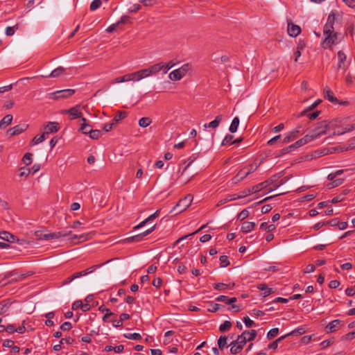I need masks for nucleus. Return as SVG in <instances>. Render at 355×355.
<instances>
[{
    "label": "nucleus",
    "instance_id": "69168bd1",
    "mask_svg": "<svg viewBox=\"0 0 355 355\" xmlns=\"http://www.w3.org/2000/svg\"><path fill=\"white\" fill-rule=\"evenodd\" d=\"M8 308V303L3 300L0 302V314L5 313Z\"/></svg>",
    "mask_w": 355,
    "mask_h": 355
},
{
    "label": "nucleus",
    "instance_id": "c85d7f7f",
    "mask_svg": "<svg viewBox=\"0 0 355 355\" xmlns=\"http://www.w3.org/2000/svg\"><path fill=\"white\" fill-rule=\"evenodd\" d=\"M309 110H304L303 112H300L299 114H298V117H300V116H307L309 117V119L311 120H313V119H316L319 114H320V112L319 111H315L313 113H308Z\"/></svg>",
    "mask_w": 355,
    "mask_h": 355
},
{
    "label": "nucleus",
    "instance_id": "cd10ccee",
    "mask_svg": "<svg viewBox=\"0 0 355 355\" xmlns=\"http://www.w3.org/2000/svg\"><path fill=\"white\" fill-rule=\"evenodd\" d=\"M83 123L80 126V131L83 134H89L90 135L92 129L90 128V125L87 123V119L85 118H82Z\"/></svg>",
    "mask_w": 355,
    "mask_h": 355
},
{
    "label": "nucleus",
    "instance_id": "bb28decb",
    "mask_svg": "<svg viewBox=\"0 0 355 355\" xmlns=\"http://www.w3.org/2000/svg\"><path fill=\"white\" fill-rule=\"evenodd\" d=\"M355 129V124L354 125H347V126L343 128L341 130H340L339 128H338L337 130H336L334 128V135H340L346 132H349V131H352L353 130Z\"/></svg>",
    "mask_w": 355,
    "mask_h": 355
},
{
    "label": "nucleus",
    "instance_id": "4be33fe9",
    "mask_svg": "<svg viewBox=\"0 0 355 355\" xmlns=\"http://www.w3.org/2000/svg\"><path fill=\"white\" fill-rule=\"evenodd\" d=\"M148 69L150 76L155 75L161 71H163L162 62H159V63L153 64V65L149 67Z\"/></svg>",
    "mask_w": 355,
    "mask_h": 355
},
{
    "label": "nucleus",
    "instance_id": "6ab92c4d",
    "mask_svg": "<svg viewBox=\"0 0 355 355\" xmlns=\"http://www.w3.org/2000/svg\"><path fill=\"white\" fill-rule=\"evenodd\" d=\"M78 309H81L83 311L86 312L90 310L91 306L87 303L83 304L81 300H76L72 304V309L77 310Z\"/></svg>",
    "mask_w": 355,
    "mask_h": 355
},
{
    "label": "nucleus",
    "instance_id": "9b49d317",
    "mask_svg": "<svg viewBox=\"0 0 355 355\" xmlns=\"http://www.w3.org/2000/svg\"><path fill=\"white\" fill-rule=\"evenodd\" d=\"M155 225H153L150 229L147 230L146 231H145L141 234L127 238L125 239V241L128 242H139L143 239V238L144 236L150 234L155 230Z\"/></svg>",
    "mask_w": 355,
    "mask_h": 355
},
{
    "label": "nucleus",
    "instance_id": "3c124183",
    "mask_svg": "<svg viewBox=\"0 0 355 355\" xmlns=\"http://www.w3.org/2000/svg\"><path fill=\"white\" fill-rule=\"evenodd\" d=\"M256 191L252 190V187L251 188H249V189H244L243 191H241L239 193V196L241 198H244V197H246L249 195H250L251 193H255Z\"/></svg>",
    "mask_w": 355,
    "mask_h": 355
},
{
    "label": "nucleus",
    "instance_id": "2eb2a0df",
    "mask_svg": "<svg viewBox=\"0 0 355 355\" xmlns=\"http://www.w3.org/2000/svg\"><path fill=\"white\" fill-rule=\"evenodd\" d=\"M63 112L69 114L71 116V119L80 118L83 116V114L80 110L79 105H76L75 107H71V109L64 110Z\"/></svg>",
    "mask_w": 355,
    "mask_h": 355
},
{
    "label": "nucleus",
    "instance_id": "680f3d73",
    "mask_svg": "<svg viewBox=\"0 0 355 355\" xmlns=\"http://www.w3.org/2000/svg\"><path fill=\"white\" fill-rule=\"evenodd\" d=\"M249 216V211L248 209H245L242 210L239 214H238V219L240 220H243Z\"/></svg>",
    "mask_w": 355,
    "mask_h": 355
},
{
    "label": "nucleus",
    "instance_id": "4468645a",
    "mask_svg": "<svg viewBox=\"0 0 355 355\" xmlns=\"http://www.w3.org/2000/svg\"><path fill=\"white\" fill-rule=\"evenodd\" d=\"M351 169L347 168L345 170L340 169L334 171V187H338L343 184L345 181V178H338L339 175H342L344 172H349Z\"/></svg>",
    "mask_w": 355,
    "mask_h": 355
},
{
    "label": "nucleus",
    "instance_id": "13d9d810",
    "mask_svg": "<svg viewBox=\"0 0 355 355\" xmlns=\"http://www.w3.org/2000/svg\"><path fill=\"white\" fill-rule=\"evenodd\" d=\"M101 136V132L98 130H92L89 135V137L93 139H98Z\"/></svg>",
    "mask_w": 355,
    "mask_h": 355
},
{
    "label": "nucleus",
    "instance_id": "c9c22d12",
    "mask_svg": "<svg viewBox=\"0 0 355 355\" xmlns=\"http://www.w3.org/2000/svg\"><path fill=\"white\" fill-rule=\"evenodd\" d=\"M152 123V120L148 117H142L139 120V125L142 128L148 127Z\"/></svg>",
    "mask_w": 355,
    "mask_h": 355
},
{
    "label": "nucleus",
    "instance_id": "052dcab7",
    "mask_svg": "<svg viewBox=\"0 0 355 355\" xmlns=\"http://www.w3.org/2000/svg\"><path fill=\"white\" fill-rule=\"evenodd\" d=\"M234 138V136L232 135H227L225 136L224 139L223 140L222 145L225 146L227 144H232V139Z\"/></svg>",
    "mask_w": 355,
    "mask_h": 355
},
{
    "label": "nucleus",
    "instance_id": "aec40b11",
    "mask_svg": "<svg viewBox=\"0 0 355 355\" xmlns=\"http://www.w3.org/2000/svg\"><path fill=\"white\" fill-rule=\"evenodd\" d=\"M222 120H223V115L219 114L215 118V119L214 121H211L209 123L204 124V128L215 129L217 127H218V125L220 123V122L222 121Z\"/></svg>",
    "mask_w": 355,
    "mask_h": 355
},
{
    "label": "nucleus",
    "instance_id": "37998d69",
    "mask_svg": "<svg viewBox=\"0 0 355 355\" xmlns=\"http://www.w3.org/2000/svg\"><path fill=\"white\" fill-rule=\"evenodd\" d=\"M304 332H305L304 329L303 327H300V328H297V329H296L284 336H286V338H287V337H288L290 336H293V335H302Z\"/></svg>",
    "mask_w": 355,
    "mask_h": 355
},
{
    "label": "nucleus",
    "instance_id": "f704fd0d",
    "mask_svg": "<svg viewBox=\"0 0 355 355\" xmlns=\"http://www.w3.org/2000/svg\"><path fill=\"white\" fill-rule=\"evenodd\" d=\"M89 239H90L89 234H80L79 236H78L76 234H73V235H71V237L70 238L71 241H73L75 239H80V240H81V241H85L87 240H89Z\"/></svg>",
    "mask_w": 355,
    "mask_h": 355
},
{
    "label": "nucleus",
    "instance_id": "473e14b6",
    "mask_svg": "<svg viewBox=\"0 0 355 355\" xmlns=\"http://www.w3.org/2000/svg\"><path fill=\"white\" fill-rule=\"evenodd\" d=\"M230 346H231L230 352L232 354H237L240 353L243 349L241 346L236 345V343H235L234 341L230 343Z\"/></svg>",
    "mask_w": 355,
    "mask_h": 355
},
{
    "label": "nucleus",
    "instance_id": "e433bc0d",
    "mask_svg": "<svg viewBox=\"0 0 355 355\" xmlns=\"http://www.w3.org/2000/svg\"><path fill=\"white\" fill-rule=\"evenodd\" d=\"M127 116V112L124 111H118L116 115L114 116L113 121L115 123L119 122V121L125 119Z\"/></svg>",
    "mask_w": 355,
    "mask_h": 355
},
{
    "label": "nucleus",
    "instance_id": "338daca9",
    "mask_svg": "<svg viewBox=\"0 0 355 355\" xmlns=\"http://www.w3.org/2000/svg\"><path fill=\"white\" fill-rule=\"evenodd\" d=\"M210 304V307L208 309V311L210 312H216L219 310L220 307L221 306L220 304L217 303L211 302Z\"/></svg>",
    "mask_w": 355,
    "mask_h": 355
},
{
    "label": "nucleus",
    "instance_id": "f257e3e1",
    "mask_svg": "<svg viewBox=\"0 0 355 355\" xmlns=\"http://www.w3.org/2000/svg\"><path fill=\"white\" fill-rule=\"evenodd\" d=\"M287 180L288 178L286 177L283 179H280V176L276 174L267 180L253 186L252 190L257 193L263 189H268V192H270L284 184Z\"/></svg>",
    "mask_w": 355,
    "mask_h": 355
},
{
    "label": "nucleus",
    "instance_id": "20e7f679",
    "mask_svg": "<svg viewBox=\"0 0 355 355\" xmlns=\"http://www.w3.org/2000/svg\"><path fill=\"white\" fill-rule=\"evenodd\" d=\"M257 334V331L254 329L244 331L241 335L238 336L237 339L234 342L243 349L247 341L253 340L256 338Z\"/></svg>",
    "mask_w": 355,
    "mask_h": 355
},
{
    "label": "nucleus",
    "instance_id": "1a4fd4ad",
    "mask_svg": "<svg viewBox=\"0 0 355 355\" xmlns=\"http://www.w3.org/2000/svg\"><path fill=\"white\" fill-rule=\"evenodd\" d=\"M196 159V157L194 155H192L189 157L188 159V164L186 165V166L182 169V171L179 170L178 172V178L180 179L181 182L185 184L188 183L194 176V175H191L189 178L182 180V177L184 175V173L187 171L191 164Z\"/></svg>",
    "mask_w": 355,
    "mask_h": 355
},
{
    "label": "nucleus",
    "instance_id": "7ed1b4c3",
    "mask_svg": "<svg viewBox=\"0 0 355 355\" xmlns=\"http://www.w3.org/2000/svg\"><path fill=\"white\" fill-rule=\"evenodd\" d=\"M71 235V232L63 231L58 232H44L42 230H37L35 232V236L37 240H51L58 239L61 237H64Z\"/></svg>",
    "mask_w": 355,
    "mask_h": 355
},
{
    "label": "nucleus",
    "instance_id": "7c9ffc66",
    "mask_svg": "<svg viewBox=\"0 0 355 355\" xmlns=\"http://www.w3.org/2000/svg\"><path fill=\"white\" fill-rule=\"evenodd\" d=\"M355 148V144H349L347 146L342 147L340 146H335L334 147V153H341L345 150H352Z\"/></svg>",
    "mask_w": 355,
    "mask_h": 355
},
{
    "label": "nucleus",
    "instance_id": "ea45409f",
    "mask_svg": "<svg viewBox=\"0 0 355 355\" xmlns=\"http://www.w3.org/2000/svg\"><path fill=\"white\" fill-rule=\"evenodd\" d=\"M231 327H232V322L229 320H226L222 324L220 325L219 331L221 332L227 331L230 330Z\"/></svg>",
    "mask_w": 355,
    "mask_h": 355
},
{
    "label": "nucleus",
    "instance_id": "774afa93",
    "mask_svg": "<svg viewBox=\"0 0 355 355\" xmlns=\"http://www.w3.org/2000/svg\"><path fill=\"white\" fill-rule=\"evenodd\" d=\"M139 76H140L141 80L144 78H147V77L150 76L148 68L139 70Z\"/></svg>",
    "mask_w": 355,
    "mask_h": 355
},
{
    "label": "nucleus",
    "instance_id": "f8f14e48",
    "mask_svg": "<svg viewBox=\"0 0 355 355\" xmlns=\"http://www.w3.org/2000/svg\"><path fill=\"white\" fill-rule=\"evenodd\" d=\"M329 128V124L326 121H323L318 123L313 130L314 131L317 137L326 134L327 129Z\"/></svg>",
    "mask_w": 355,
    "mask_h": 355
},
{
    "label": "nucleus",
    "instance_id": "58836bf2",
    "mask_svg": "<svg viewBox=\"0 0 355 355\" xmlns=\"http://www.w3.org/2000/svg\"><path fill=\"white\" fill-rule=\"evenodd\" d=\"M236 301H237L236 297L229 298V300L227 301V304L231 305V307L229 308L228 310L235 309L236 312H237L240 310L239 307L237 305L234 304Z\"/></svg>",
    "mask_w": 355,
    "mask_h": 355
},
{
    "label": "nucleus",
    "instance_id": "412c9836",
    "mask_svg": "<svg viewBox=\"0 0 355 355\" xmlns=\"http://www.w3.org/2000/svg\"><path fill=\"white\" fill-rule=\"evenodd\" d=\"M159 213V210H157L154 214H151L148 218H146L144 220L141 221L139 225L135 226L134 227V229H139V228L144 227L147 223L155 219L158 216Z\"/></svg>",
    "mask_w": 355,
    "mask_h": 355
},
{
    "label": "nucleus",
    "instance_id": "a211bd4d",
    "mask_svg": "<svg viewBox=\"0 0 355 355\" xmlns=\"http://www.w3.org/2000/svg\"><path fill=\"white\" fill-rule=\"evenodd\" d=\"M0 239L9 243H15L19 241L15 235L6 231L0 232Z\"/></svg>",
    "mask_w": 355,
    "mask_h": 355
},
{
    "label": "nucleus",
    "instance_id": "5fc2aeb1",
    "mask_svg": "<svg viewBox=\"0 0 355 355\" xmlns=\"http://www.w3.org/2000/svg\"><path fill=\"white\" fill-rule=\"evenodd\" d=\"M102 2L101 0H94L90 4V10H95L101 7Z\"/></svg>",
    "mask_w": 355,
    "mask_h": 355
},
{
    "label": "nucleus",
    "instance_id": "603ef678",
    "mask_svg": "<svg viewBox=\"0 0 355 355\" xmlns=\"http://www.w3.org/2000/svg\"><path fill=\"white\" fill-rule=\"evenodd\" d=\"M174 65L175 63L172 60L167 63L162 62L163 73H166Z\"/></svg>",
    "mask_w": 355,
    "mask_h": 355
},
{
    "label": "nucleus",
    "instance_id": "423d86ee",
    "mask_svg": "<svg viewBox=\"0 0 355 355\" xmlns=\"http://www.w3.org/2000/svg\"><path fill=\"white\" fill-rule=\"evenodd\" d=\"M193 199V196L191 194H188L184 198L179 200L177 205L173 207V210H177L176 214L182 213L191 205Z\"/></svg>",
    "mask_w": 355,
    "mask_h": 355
},
{
    "label": "nucleus",
    "instance_id": "f03ea898",
    "mask_svg": "<svg viewBox=\"0 0 355 355\" xmlns=\"http://www.w3.org/2000/svg\"><path fill=\"white\" fill-rule=\"evenodd\" d=\"M323 40L321 46L324 49H331L333 45V13L328 16L327 21L323 28Z\"/></svg>",
    "mask_w": 355,
    "mask_h": 355
},
{
    "label": "nucleus",
    "instance_id": "864d4df0",
    "mask_svg": "<svg viewBox=\"0 0 355 355\" xmlns=\"http://www.w3.org/2000/svg\"><path fill=\"white\" fill-rule=\"evenodd\" d=\"M31 173V169L26 167H21L19 169V177H25L26 178Z\"/></svg>",
    "mask_w": 355,
    "mask_h": 355
},
{
    "label": "nucleus",
    "instance_id": "0eeeda50",
    "mask_svg": "<svg viewBox=\"0 0 355 355\" xmlns=\"http://www.w3.org/2000/svg\"><path fill=\"white\" fill-rule=\"evenodd\" d=\"M75 93V90L72 89H67L58 90L49 94V99L58 100L62 98H67L72 96Z\"/></svg>",
    "mask_w": 355,
    "mask_h": 355
},
{
    "label": "nucleus",
    "instance_id": "c03bdc74",
    "mask_svg": "<svg viewBox=\"0 0 355 355\" xmlns=\"http://www.w3.org/2000/svg\"><path fill=\"white\" fill-rule=\"evenodd\" d=\"M315 138H318L314 132L313 130H312L311 133V134H308L306 135H305L302 139V140L304 141V143L306 144L310 141H311L312 140H313Z\"/></svg>",
    "mask_w": 355,
    "mask_h": 355
},
{
    "label": "nucleus",
    "instance_id": "0e129e2a",
    "mask_svg": "<svg viewBox=\"0 0 355 355\" xmlns=\"http://www.w3.org/2000/svg\"><path fill=\"white\" fill-rule=\"evenodd\" d=\"M324 93H325V97L327 98V99L333 103V93L329 87H326L324 89Z\"/></svg>",
    "mask_w": 355,
    "mask_h": 355
},
{
    "label": "nucleus",
    "instance_id": "b1692460",
    "mask_svg": "<svg viewBox=\"0 0 355 355\" xmlns=\"http://www.w3.org/2000/svg\"><path fill=\"white\" fill-rule=\"evenodd\" d=\"M12 121V116L11 114L6 115L1 121H0V129L6 128L8 125L11 123Z\"/></svg>",
    "mask_w": 355,
    "mask_h": 355
},
{
    "label": "nucleus",
    "instance_id": "09e8293b",
    "mask_svg": "<svg viewBox=\"0 0 355 355\" xmlns=\"http://www.w3.org/2000/svg\"><path fill=\"white\" fill-rule=\"evenodd\" d=\"M218 347L223 349L227 345V337L225 336H220L218 340Z\"/></svg>",
    "mask_w": 355,
    "mask_h": 355
},
{
    "label": "nucleus",
    "instance_id": "dca6fc26",
    "mask_svg": "<svg viewBox=\"0 0 355 355\" xmlns=\"http://www.w3.org/2000/svg\"><path fill=\"white\" fill-rule=\"evenodd\" d=\"M60 128L59 123L57 122H49L45 127H44V133L45 135H47L51 133H55L58 131Z\"/></svg>",
    "mask_w": 355,
    "mask_h": 355
},
{
    "label": "nucleus",
    "instance_id": "49530a36",
    "mask_svg": "<svg viewBox=\"0 0 355 355\" xmlns=\"http://www.w3.org/2000/svg\"><path fill=\"white\" fill-rule=\"evenodd\" d=\"M279 334V329L278 328H273L270 329L268 334H267V338L269 340H271L276 337Z\"/></svg>",
    "mask_w": 355,
    "mask_h": 355
},
{
    "label": "nucleus",
    "instance_id": "de8ad7c7",
    "mask_svg": "<svg viewBox=\"0 0 355 355\" xmlns=\"http://www.w3.org/2000/svg\"><path fill=\"white\" fill-rule=\"evenodd\" d=\"M206 225H204L201 226L198 230H197L196 231H195L194 232L191 233V234H187V235H184V236H182V237L179 238V239L176 241V243H178L180 242L181 241H182V240H184V239H187V237H189V236H193V235H194V234H197V233H198V232H199L200 230H203L204 228H205Z\"/></svg>",
    "mask_w": 355,
    "mask_h": 355
},
{
    "label": "nucleus",
    "instance_id": "4c0bfd02",
    "mask_svg": "<svg viewBox=\"0 0 355 355\" xmlns=\"http://www.w3.org/2000/svg\"><path fill=\"white\" fill-rule=\"evenodd\" d=\"M45 139H46V135L44 132L42 135H37L32 139V144L33 145L38 144L42 142L44 140H45Z\"/></svg>",
    "mask_w": 355,
    "mask_h": 355
},
{
    "label": "nucleus",
    "instance_id": "39448f33",
    "mask_svg": "<svg viewBox=\"0 0 355 355\" xmlns=\"http://www.w3.org/2000/svg\"><path fill=\"white\" fill-rule=\"evenodd\" d=\"M191 68V66L190 64H184L179 69L171 71L168 75V78L173 81L180 80L189 72Z\"/></svg>",
    "mask_w": 355,
    "mask_h": 355
},
{
    "label": "nucleus",
    "instance_id": "5701e85b",
    "mask_svg": "<svg viewBox=\"0 0 355 355\" xmlns=\"http://www.w3.org/2000/svg\"><path fill=\"white\" fill-rule=\"evenodd\" d=\"M254 222L245 221L243 223L241 230L244 233H248L254 229Z\"/></svg>",
    "mask_w": 355,
    "mask_h": 355
},
{
    "label": "nucleus",
    "instance_id": "2f4dec72",
    "mask_svg": "<svg viewBox=\"0 0 355 355\" xmlns=\"http://www.w3.org/2000/svg\"><path fill=\"white\" fill-rule=\"evenodd\" d=\"M239 124V117L236 116L233 119L232 123L230 126L229 130L232 133H234L236 132L238 129V126Z\"/></svg>",
    "mask_w": 355,
    "mask_h": 355
},
{
    "label": "nucleus",
    "instance_id": "a878e982",
    "mask_svg": "<svg viewBox=\"0 0 355 355\" xmlns=\"http://www.w3.org/2000/svg\"><path fill=\"white\" fill-rule=\"evenodd\" d=\"M235 286L234 283L226 284L224 283H217L214 284V288L218 291H224L226 288H233Z\"/></svg>",
    "mask_w": 355,
    "mask_h": 355
},
{
    "label": "nucleus",
    "instance_id": "a18cd8bd",
    "mask_svg": "<svg viewBox=\"0 0 355 355\" xmlns=\"http://www.w3.org/2000/svg\"><path fill=\"white\" fill-rule=\"evenodd\" d=\"M32 157H33L32 153H26L22 158V161H23L24 164H25L26 166L30 165L32 162Z\"/></svg>",
    "mask_w": 355,
    "mask_h": 355
},
{
    "label": "nucleus",
    "instance_id": "79ce46f5",
    "mask_svg": "<svg viewBox=\"0 0 355 355\" xmlns=\"http://www.w3.org/2000/svg\"><path fill=\"white\" fill-rule=\"evenodd\" d=\"M285 338H286V336H282L278 338L277 340H275L272 343H270L268 345V349H276L277 348V347H278V343L279 342L282 341L283 340H284Z\"/></svg>",
    "mask_w": 355,
    "mask_h": 355
},
{
    "label": "nucleus",
    "instance_id": "9d476101",
    "mask_svg": "<svg viewBox=\"0 0 355 355\" xmlns=\"http://www.w3.org/2000/svg\"><path fill=\"white\" fill-rule=\"evenodd\" d=\"M28 127V125L23 123L14 126L8 130L7 135L10 137H14L15 135H19L24 132Z\"/></svg>",
    "mask_w": 355,
    "mask_h": 355
},
{
    "label": "nucleus",
    "instance_id": "4d7b16f0",
    "mask_svg": "<svg viewBox=\"0 0 355 355\" xmlns=\"http://www.w3.org/2000/svg\"><path fill=\"white\" fill-rule=\"evenodd\" d=\"M243 321L247 327H252L253 326H256L254 322L248 316L244 317Z\"/></svg>",
    "mask_w": 355,
    "mask_h": 355
},
{
    "label": "nucleus",
    "instance_id": "e2e57ef3",
    "mask_svg": "<svg viewBox=\"0 0 355 355\" xmlns=\"http://www.w3.org/2000/svg\"><path fill=\"white\" fill-rule=\"evenodd\" d=\"M128 76H130V81H139L141 80L139 71L134 73H128Z\"/></svg>",
    "mask_w": 355,
    "mask_h": 355
},
{
    "label": "nucleus",
    "instance_id": "6e6552de",
    "mask_svg": "<svg viewBox=\"0 0 355 355\" xmlns=\"http://www.w3.org/2000/svg\"><path fill=\"white\" fill-rule=\"evenodd\" d=\"M337 56V69L338 71H343V72H345L347 69L349 65L348 62H347V55L343 51H340L338 52Z\"/></svg>",
    "mask_w": 355,
    "mask_h": 355
},
{
    "label": "nucleus",
    "instance_id": "c756f323",
    "mask_svg": "<svg viewBox=\"0 0 355 355\" xmlns=\"http://www.w3.org/2000/svg\"><path fill=\"white\" fill-rule=\"evenodd\" d=\"M98 310L101 312H106V315H104L103 317V320L105 322H109L108 318L114 315V313H112L110 309L105 308L104 305L101 306Z\"/></svg>",
    "mask_w": 355,
    "mask_h": 355
},
{
    "label": "nucleus",
    "instance_id": "ddd939ff",
    "mask_svg": "<svg viewBox=\"0 0 355 355\" xmlns=\"http://www.w3.org/2000/svg\"><path fill=\"white\" fill-rule=\"evenodd\" d=\"M301 127L299 126L297 127L296 129L291 131L290 132H288L284 138L283 141H282V143L283 144H287V143H289L293 140H295L296 138L298 137L299 136V134H300V128Z\"/></svg>",
    "mask_w": 355,
    "mask_h": 355
},
{
    "label": "nucleus",
    "instance_id": "8fccbe9b",
    "mask_svg": "<svg viewBox=\"0 0 355 355\" xmlns=\"http://www.w3.org/2000/svg\"><path fill=\"white\" fill-rule=\"evenodd\" d=\"M260 228L261 229H264L266 230L268 232H272L275 229V225L272 224V225H268L267 223L266 222H263L260 225Z\"/></svg>",
    "mask_w": 355,
    "mask_h": 355
},
{
    "label": "nucleus",
    "instance_id": "f3484780",
    "mask_svg": "<svg viewBox=\"0 0 355 355\" xmlns=\"http://www.w3.org/2000/svg\"><path fill=\"white\" fill-rule=\"evenodd\" d=\"M287 31L290 36L296 37L300 33L301 28L299 26L291 22L288 24Z\"/></svg>",
    "mask_w": 355,
    "mask_h": 355
},
{
    "label": "nucleus",
    "instance_id": "72a5a7b5",
    "mask_svg": "<svg viewBox=\"0 0 355 355\" xmlns=\"http://www.w3.org/2000/svg\"><path fill=\"white\" fill-rule=\"evenodd\" d=\"M257 288L261 291H264V296H268L272 293V289L268 288V286L265 284H261L257 286Z\"/></svg>",
    "mask_w": 355,
    "mask_h": 355
},
{
    "label": "nucleus",
    "instance_id": "393cba45",
    "mask_svg": "<svg viewBox=\"0 0 355 355\" xmlns=\"http://www.w3.org/2000/svg\"><path fill=\"white\" fill-rule=\"evenodd\" d=\"M64 72V68L62 67H59L57 69H54L51 72L49 75H44L43 77H51V78H58Z\"/></svg>",
    "mask_w": 355,
    "mask_h": 355
},
{
    "label": "nucleus",
    "instance_id": "6e6d98bb",
    "mask_svg": "<svg viewBox=\"0 0 355 355\" xmlns=\"http://www.w3.org/2000/svg\"><path fill=\"white\" fill-rule=\"evenodd\" d=\"M220 267H226L230 264L228 257L225 255L220 257Z\"/></svg>",
    "mask_w": 355,
    "mask_h": 355
},
{
    "label": "nucleus",
    "instance_id": "a19ab883",
    "mask_svg": "<svg viewBox=\"0 0 355 355\" xmlns=\"http://www.w3.org/2000/svg\"><path fill=\"white\" fill-rule=\"evenodd\" d=\"M123 336L125 338L131 339V340H139L141 339V336L138 333H133V334H124Z\"/></svg>",
    "mask_w": 355,
    "mask_h": 355
},
{
    "label": "nucleus",
    "instance_id": "bf43d9fd",
    "mask_svg": "<svg viewBox=\"0 0 355 355\" xmlns=\"http://www.w3.org/2000/svg\"><path fill=\"white\" fill-rule=\"evenodd\" d=\"M127 81H130V76H128V73L125 74L123 76L117 77L114 80V83H123V82H127Z\"/></svg>",
    "mask_w": 355,
    "mask_h": 355
}]
</instances>
